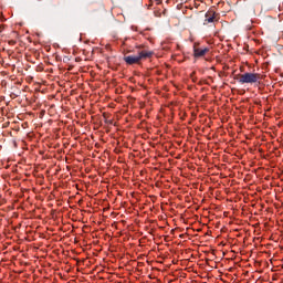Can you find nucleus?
Masks as SVG:
<instances>
[{
  "label": "nucleus",
  "instance_id": "obj_1",
  "mask_svg": "<svg viewBox=\"0 0 283 283\" xmlns=\"http://www.w3.org/2000/svg\"><path fill=\"white\" fill-rule=\"evenodd\" d=\"M143 49H145L144 44L137 45L136 50H139L137 52V55H126V56H124L125 63L127 65H140V61H146V59H151V56H154V51L143 50Z\"/></svg>",
  "mask_w": 283,
  "mask_h": 283
},
{
  "label": "nucleus",
  "instance_id": "obj_5",
  "mask_svg": "<svg viewBox=\"0 0 283 283\" xmlns=\"http://www.w3.org/2000/svg\"><path fill=\"white\" fill-rule=\"evenodd\" d=\"M157 6H160V3H163V0H155Z\"/></svg>",
  "mask_w": 283,
  "mask_h": 283
},
{
  "label": "nucleus",
  "instance_id": "obj_4",
  "mask_svg": "<svg viewBox=\"0 0 283 283\" xmlns=\"http://www.w3.org/2000/svg\"><path fill=\"white\" fill-rule=\"evenodd\" d=\"M205 17H206L205 22H203L205 25H209V23H218L220 21V14L213 10H209L205 14Z\"/></svg>",
  "mask_w": 283,
  "mask_h": 283
},
{
  "label": "nucleus",
  "instance_id": "obj_2",
  "mask_svg": "<svg viewBox=\"0 0 283 283\" xmlns=\"http://www.w3.org/2000/svg\"><path fill=\"white\" fill-rule=\"evenodd\" d=\"M259 81H262V74L260 73L245 72L239 75V83H241V85L249 84V83L253 84V83H258Z\"/></svg>",
  "mask_w": 283,
  "mask_h": 283
},
{
  "label": "nucleus",
  "instance_id": "obj_3",
  "mask_svg": "<svg viewBox=\"0 0 283 283\" xmlns=\"http://www.w3.org/2000/svg\"><path fill=\"white\" fill-rule=\"evenodd\" d=\"M211 49L209 46H202L200 42H195L192 46V56L193 59H202V56H207Z\"/></svg>",
  "mask_w": 283,
  "mask_h": 283
}]
</instances>
